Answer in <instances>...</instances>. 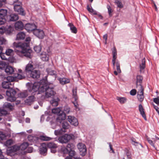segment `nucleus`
<instances>
[{
	"label": "nucleus",
	"instance_id": "nucleus-10",
	"mask_svg": "<svg viewBox=\"0 0 159 159\" xmlns=\"http://www.w3.org/2000/svg\"><path fill=\"white\" fill-rule=\"evenodd\" d=\"M24 28L28 32L30 33L33 32V33L34 30L37 28V26L34 23H28L25 24Z\"/></svg>",
	"mask_w": 159,
	"mask_h": 159
},
{
	"label": "nucleus",
	"instance_id": "nucleus-44",
	"mask_svg": "<svg viewBox=\"0 0 159 159\" xmlns=\"http://www.w3.org/2000/svg\"><path fill=\"white\" fill-rule=\"evenodd\" d=\"M13 51L11 49H7L5 52V55L7 56H10L13 53Z\"/></svg>",
	"mask_w": 159,
	"mask_h": 159
},
{
	"label": "nucleus",
	"instance_id": "nucleus-53",
	"mask_svg": "<svg viewBox=\"0 0 159 159\" xmlns=\"http://www.w3.org/2000/svg\"><path fill=\"white\" fill-rule=\"evenodd\" d=\"M131 140L132 142V144L133 145H134L135 146H136L138 144H140L138 142H137L136 141V139L133 138H131ZM140 145L141 144H140Z\"/></svg>",
	"mask_w": 159,
	"mask_h": 159
},
{
	"label": "nucleus",
	"instance_id": "nucleus-17",
	"mask_svg": "<svg viewBox=\"0 0 159 159\" xmlns=\"http://www.w3.org/2000/svg\"><path fill=\"white\" fill-rule=\"evenodd\" d=\"M68 121L72 125L77 126L78 125L77 120L75 117L71 116H68L67 119Z\"/></svg>",
	"mask_w": 159,
	"mask_h": 159
},
{
	"label": "nucleus",
	"instance_id": "nucleus-14",
	"mask_svg": "<svg viewBox=\"0 0 159 159\" xmlns=\"http://www.w3.org/2000/svg\"><path fill=\"white\" fill-rule=\"evenodd\" d=\"M32 61H30L25 67V72L26 74L28 75H29L31 72L33 71L32 70L34 69L33 65L32 64Z\"/></svg>",
	"mask_w": 159,
	"mask_h": 159
},
{
	"label": "nucleus",
	"instance_id": "nucleus-63",
	"mask_svg": "<svg viewBox=\"0 0 159 159\" xmlns=\"http://www.w3.org/2000/svg\"><path fill=\"white\" fill-rule=\"evenodd\" d=\"M5 31V28L3 26H2L1 27H0V34H2Z\"/></svg>",
	"mask_w": 159,
	"mask_h": 159
},
{
	"label": "nucleus",
	"instance_id": "nucleus-60",
	"mask_svg": "<svg viewBox=\"0 0 159 159\" xmlns=\"http://www.w3.org/2000/svg\"><path fill=\"white\" fill-rule=\"evenodd\" d=\"M136 93L137 91L135 89H133L130 92V95L132 96L135 95L136 94Z\"/></svg>",
	"mask_w": 159,
	"mask_h": 159
},
{
	"label": "nucleus",
	"instance_id": "nucleus-23",
	"mask_svg": "<svg viewBox=\"0 0 159 159\" xmlns=\"http://www.w3.org/2000/svg\"><path fill=\"white\" fill-rule=\"evenodd\" d=\"M7 18L9 19V21H16L19 19L18 15L14 13L11 14L7 17Z\"/></svg>",
	"mask_w": 159,
	"mask_h": 159
},
{
	"label": "nucleus",
	"instance_id": "nucleus-4",
	"mask_svg": "<svg viewBox=\"0 0 159 159\" xmlns=\"http://www.w3.org/2000/svg\"><path fill=\"white\" fill-rule=\"evenodd\" d=\"M70 107L67 105H66L64 107L63 111L61 112L57 118V121L61 123L62 121L65 120L66 118V114H68L70 111Z\"/></svg>",
	"mask_w": 159,
	"mask_h": 159
},
{
	"label": "nucleus",
	"instance_id": "nucleus-3",
	"mask_svg": "<svg viewBox=\"0 0 159 159\" xmlns=\"http://www.w3.org/2000/svg\"><path fill=\"white\" fill-rule=\"evenodd\" d=\"M14 104L8 102H5L3 106V108H0V121L2 119V116L6 115L8 113L6 109L12 110L14 107Z\"/></svg>",
	"mask_w": 159,
	"mask_h": 159
},
{
	"label": "nucleus",
	"instance_id": "nucleus-6",
	"mask_svg": "<svg viewBox=\"0 0 159 159\" xmlns=\"http://www.w3.org/2000/svg\"><path fill=\"white\" fill-rule=\"evenodd\" d=\"M9 89L6 92V95L7 96V99L8 101L14 102L16 100L15 95L16 93V91L12 88Z\"/></svg>",
	"mask_w": 159,
	"mask_h": 159
},
{
	"label": "nucleus",
	"instance_id": "nucleus-21",
	"mask_svg": "<svg viewBox=\"0 0 159 159\" xmlns=\"http://www.w3.org/2000/svg\"><path fill=\"white\" fill-rule=\"evenodd\" d=\"M143 78L142 76L140 75H138L136 76V87H139L140 89L141 88V86L143 87L141 85Z\"/></svg>",
	"mask_w": 159,
	"mask_h": 159
},
{
	"label": "nucleus",
	"instance_id": "nucleus-22",
	"mask_svg": "<svg viewBox=\"0 0 159 159\" xmlns=\"http://www.w3.org/2000/svg\"><path fill=\"white\" fill-rule=\"evenodd\" d=\"M5 71L7 75L15 74L14 68L9 66H6L5 69Z\"/></svg>",
	"mask_w": 159,
	"mask_h": 159
},
{
	"label": "nucleus",
	"instance_id": "nucleus-42",
	"mask_svg": "<svg viewBox=\"0 0 159 159\" xmlns=\"http://www.w3.org/2000/svg\"><path fill=\"white\" fill-rule=\"evenodd\" d=\"M145 67V61L144 60H142V62L140 64V71L141 72L142 70H144Z\"/></svg>",
	"mask_w": 159,
	"mask_h": 159
},
{
	"label": "nucleus",
	"instance_id": "nucleus-51",
	"mask_svg": "<svg viewBox=\"0 0 159 159\" xmlns=\"http://www.w3.org/2000/svg\"><path fill=\"white\" fill-rule=\"evenodd\" d=\"M73 92V97L74 98L75 101L77 99V92L76 89H73L72 90Z\"/></svg>",
	"mask_w": 159,
	"mask_h": 159
},
{
	"label": "nucleus",
	"instance_id": "nucleus-59",
	"mask_svg": "<svg viewBox=\"0 0 159 159\" xmlns=\"http://www.w3.org/2000/svg\"><path fill=\"white\" fill-rule=\"evenodd\" d=\"M6 20L5 18L0 17V25L4 24Z\"/></svg>",
	"mask_w": 159,
	"mask_h": 159
},
{
	"label": "nucleus",
	"instance_id": "nucleus-1",
	"mask_svg": "<svg viewBox=\"0 0 159 159\" xmlns=\"http://www.w3.org/2000/svg\"><path fill=\"white\" fill-rule=\"evenodd\" d=\"M28 89L32 94H40L45 92L46 98L52 97L56 93L54 90V86L52 84H48L44 80H41L39 82H35L33 84L29 83Z\"/></svg>",
	"mask_w": 159,
	"mask_h": 159
},
{
	"label": "nucleus",
	"instance_id": "nucleus-64",
	"mask_svg": "<svg viewBox=\"0 0 159 159\" xmlns=\"http://www.w3.org/2000/svg\"><path fill=\"white\" fill-rule=\"evenodd\" d=\"M11 1L10 2L11 4L14 5L15 3H17V2H19L18 0H11Z\"/></svg>",
	"mask_w": 159,
	"mask_h": 159
},
{
	"label": "nucleus",
	"instance_id": "nucleus-31",
	"mask_svg": "<svg viewBox=\"0 0 159 159\" xmlns=\"http://www.w3.org/2000/svg\"><path fill=\"white\" fill-rule=\"evenodd\" d=\"M28 92L27 90H24L18 94V97L22 98H25L28 95Z\"/></svg>",
	"mask_w": 159,
	"mask_h": 159
},
{
	"label": "nucleus",
	"instance_id": "nucleus-19",
	"mask_svg": "<svg viewBox=\"0 0 159 159\" xmlns=\"http://www.w3.org/2000/svg\"><path fill=\"white\" fill-rule=\"evenodd\" d=\"M30 77L34 79H37L39 78L40 72L39 70H34L29 75Z\"/></svg>",
	"mask_w": 159,
	"mask_h": 159
},
{
	"label": "nucleus",
	"instance_id": "nucleus-56",
	"mask_svg": "<svg viewBox=\"0 0 159 159\" xmlns=\"http://www.w3.org/2000/svg\"><path fill=\"white\" fill-rule=\"evenodd\" d=\"M13 143L12 140L11 139H8L6 142V144L7 146L11 145Z\"/></svg>",
	"mask_w": 159,
	"mask_h": 159
},
{
	"label": "nucleus",
	"instance_id": "nucleus-61",
	"mask_svg": "<svg viewBox=\"0 0 159 159\" xmlns=\"http://www.w3.org/2000/svg\"><path fill=\"white\" fill-rule=\"evenodd\" d=\"M147 140L149 143L151 145L153 148H155L154 143H153V141L150 140L149 138L147 139Z\"/></svg>",
	"mask_w": 159,
	"mask_h": 159
},
{
	"label": "nucleus",
	"instance_id": "nucleus-38",
	"mask_svg": "<svg viewBox=\"0 0 159 159\" xmlns=\"http://www.w3.org/2000/svg\"><path fill=\"white\" fill-rule=\"evenodd\" d=\"M112 59L117 60V52L115 47H114L112 49Z\"/></svg>",
	"mask_w": 159,
	"mask_h": 159
},
{
	"label": "nucleus",
	"instance_id": "nucleus-26",
	"mask_svg": "<svg viewBox=\"0 0 159 159\" xmlns=\"http://www.w3.org/2000/svg\"><path fill=\"white\" fill-rule=\"evenodd\" d=\"M59 101L60 99L58 97H54L50 101V103L53 106H57L58 105V102Z\"/></svg>",
	"mask_w": 159,
	"mask_h": 159
},
{
	"label": "nucleus",
	"instance_id": "nucleus-57",
	"mask_svg": "<svg viewBox=\"0 0 159 159\" xmlns=\"http://www.w3.org/2000/svg\"><path fill=\"white\" fill-rule=\"evenodd\" d=\"M126 155L127 157V159H132L131 153L129 151H127L126 152Z\"/></svg>",
	"mask_w": 159,
	"mask_h": 159
},
{
	"label": "nucleus",
	"instance_id": "nucleus-55",
	"mask_svg": "<svg viewBox=\"0 0 159 159\" xmlns=\"http://www.w3.org/2000/svg\"><path fill=\"white\" fill-rule=\"evenodd\" d=\"M33 149L32 147H29L26 149V150L25 151H24V152H25L29 153H31L33 152Z\"/></svg>",
	"mask_w": 159,
	"mask_h": 159
},
{
	"label": "nucleus",
	"instance_id": "nucleus-32",
	"mask_svg": "<svg viewBox=\"0 0 159 159\" xmlns=\"http://www.w3.org/2000/svg\"><path fill=\"white\" fill-rule=\"evenodd\" d=\"M70 125L67 121H63L61 124V126L63 129V130H64V132H66V129H68L70 127Z\"/></svg>",
	"mask_w": 159,
	"mask_h": 159
},
{
	"label": "nucleus",
	"instance_id": "nucleus-50",
	"mask_svg": "<svg viewBox=\"0 0 159 159\" xmlns=\"http://www.w3.org/2000/svg\"><path fill=\"white\" fill-rule=\"evenodd\" d=\"M6 136L2 132L0 131V142L2 141L5 139Z\"/></svg>",
	"mask_w": 159,
	"mask_h": 159
},
{
	"label": "nucleus",
	"instance_id": "nucleus-39",
	"mask_svg": "<svg viewBox=\"0 0 159 159\" xmlns=\"http://www.w3.org/2000/svg\"><path fill=\"white\" fill-rule=\"evenodd\" d=\"M29 146V144L28 143L24 142L21 144L19 146L20 149L24 150L26 149L28 146Z\"/></svg>",
	"mask_w": 159,
	"mask_h": 159
},
{
	"label": "nucleus",
	"instance_id": "nucleus-16",
	"mask_svg": "<svg viewBox=\"0 0 159 159\" xmlns=\"http://www.w3.org/2000/svg\"><path fill=\"white\" fill-rule=\"evenodd\" d=\"M143 91L144 89L143 87L141 86V88L138 92L137 97L138 100L140 102H142L144 99Z\"/></svg>",
	"mask_w": 159,
	"mask_h": 159
},
{
	"label": "nucleus",
	"instance_id": "nucleus-48",
	"mask_svg": "<svg viewBox=\"0 0 159 159\" xmlns=\"http://www.w3.org/2000/svg\"><path fill=\"white\" fill-rule=\"evenodd\" d=\"M115 3L117 5V7L120 8H121L123 7V5L122 4V2L120 1L119 0H116L115 1Z\"/></svg>",
	"mask_w": 159,
	"mask_h": 159
},
{
	"label": "nucleus",
	"instance_id": "nucleus-52",
	"mask_svg": "<svg viewBox=\"0 0 159 159\" xmlns=\"http://www.w3.org/2000/svg\"><path fill=\"white\" fill-rule=\"evenodd\" d=\"M46 70L48 74L49 75H53L55 74V71L54 70H52L49 68L47 69Z\"/></svg>",
	"mask_w": 159,
	"mask_h": 159
},
{
	"label": "nucleus",
	"instance_id": "nucleus-25",
	"mask_svg": "<svg viewBox=\"0 0 159 159\" xmlns=\"http://www.w3.org/2000/svg\"><path fill=\"white\" fill-rule=\"evenodd\" d=\"M60 84L62 85L69 83L70 82V80L69 79L65 78H60L58 79Z\"/></svg>",
	"mask_w": 159,
	"mask_h": 159
},
{
	"label": "nucleus",
	"instance_id": "nucleus-37",
	"mask_svg": "<svg viewBox=\"0 0 159 159\" xmlns=\"http://www.w3.org/2000/svg\"><path fill=\"white\" fill-rule=\"evenodd\" d=\"M7 11L6 9H0V17L5 18L7 14Z\"/></svg>",
	"mask_w": 159,
	"mask_h": 159
},
{
	"label": "nucleus",
	"instance_id": "nucleus-41",
	"mask_svg": "<svg viewBox=\"0 0 159 159\" xmlns=\"http://www.w3.org/2000/svg\"><path fill=\"white\" fill-rule=\"evenodd\" d=\"M6 64L5 62L3 61H0V69L1 70H4L6 67Z\"/></svg>",
	"mask_w": 159,
	"mask_h": 159
},
{
	"label": "nucleus",
	"instance_id": "nucleus-58",
	"mask_svg": "<svg viewBox=\"0 0 159 159\" xmlns=\"http://www.w3.org/2000/svg\"><path fill=\"white\" fill-rule=\"evenodd\" d=\"M5 54L4 53H2V52L0 54V57L1 58L2 60H7V58L5 56Z\"/></svg>",
	"mask_w": 159,
	"mask_h": 159
},
{
	"label": "nucleus",
	"instance_id": "nucleus-35",
	"mask_svg": "<svg viewBox=\"0 0 159 159\" xmlns=\"http://www.w3.org/2000/svg\"><path fill=\"white\" fill-rule=\"evenodd\" d=\"M61 109L59 107L54 108L52 109V113L57 114L58 115V116L60 113H61Z\"/></svg>",
	"mask_w": 159,
	"mask_h": 159
},
{
	"label": "nucleus",
	"instance_id": "nucleus-15",
	"mask_svg": "<svg viewBox=\"0 0 159 159\" xmlns=\"http://www.w3.org/2000/svg\"><path fill=\"white\" fill-rule=\"evenodd\" d=\"M39 153L40 154L46 155L47 153V149L46 144L45 143H43L39 148Z\"/></svg>",
	"mask_w": 159,
	"mask_h": 159
},
{
	"label": "nucleus",
	"instance_id": "nucleus-28",
	"mask_svg": "<svg viewBox=\"0 0 159 159\" xmlns=\"http://www.w3.org/2000/svg\"><path fill=\"white\" fill-rule=\"evenodd\" d=\"M69 148H67V145L66 147L64 146H61L60 149V152L63 154H68L69 151Z\"/></svg>",
	"mask_w": 159,
	"mask_h": 159
},
{
	"label": "nucleus",
	"instance_id": "nucleus-11",
	"mask_svg": "<svg viewBox=\"0 0 159 159\" xmlns=\"http://www.w3.org/2000/svg\"><path fill=\"white\" fill-rule=\"evenodd\" d=\"M78 148L80 152V154L83 156H84L86 153V146L83 143H79L77 145Z\"/></svg>",
	"mask_w": 159,
	"mask_h": 159
},
{
	"label": "nucleus",
	"instance_id": "nucleus-2",
	"mask_svg": "<svg viewBox=\"0 0 159 159\" xmlns=\"http://www.w3.org/2000/svg\"><path fill=\"white\" fill-rule=\"evenodd\" d=\"M30 41V38L28 37L25 39L26 43H14L15 51L20 56H24L27 58H31L32 57L31 54L32 51L30 49L29 46Z\"/></svg>",
	"mask_w": 159,
	"mask_h": 159
},
{
	"label": "nucleus",
	"instance_id": "nucleus-62",
	"mask_svg": "<svg viewBox=\"0 0 159 159\" xmlns=\"http://www.w3.org/2000/svg\"><path fill=\"white\" fill-rule=\"evenodd\" d=\"M153 102L156 104L159 105V96L157 98H153Z\"/></svg>",
	"mask_w": 159,
	"mask_h": 159
},
{
	"label": "nucleus",
	"instance_id": "nucleus-30",
	"mask_svg": "<svg viewBox=\"0 0 159 159\" xmlns=\"http://www.w3.org/2000/svg\"><path fill=\"white\" fill-rule=\"evenodd\" d=\"M25 33L23 32H20L18 33L16 35V39L17 40H23L25 37Z\"/></svg>",
	"mask_w": 159,
	"mask_h": 159
},
{
	"label": "nucleus",
	"instance_id": "nucleus-12",
	"mask_svg": "<svg viewBox=\"0 0 159 159\" xmlns=\"http://www.w3.org/2000/svg\"><path fill=\"white\" fill-rule=\"evenodd\" d=\"M34 34L40 39H42L44 38V34L42 30L39 29H35L34 30Z\"/></svg>",
	"mask_w": 159,
	"mask_h": 159
},
{
	"label": "nucleus",
	"instance_id": "nucleus-18",
	"mask_svg": "<svg viewBox=\"0 0 159 159\" xmlns=\"http://www.w3.org/2000/svg\"><path fill=\"white\" fill-rule=\"evenodd\" d=\"M29 83H27L28 86V88L29 87V85L28 84ZM28 91L31 93V96H29L28 98L26 99V100L25 101V102L27 103L28 104L30 105L31 104V103L33 102L35 99L36 98V97L34 96V95H37V94H32L30 92L29 90Z\"/></svg>",
	"mask_w": 159,
	"mask_h": 159
},
{
	"label": "nucleus",
	"instance_id": "nucleus-13",
	"mask_svg": "<svg viewBox=\"0 0 159 159\" xmlns=\"http://www.w3.org/2000/svg\"><path fill=\"white\" fill-rule=\"evenodd\" d=\"M18 73L14 74L13 78L17 79L19 80H21L25 78V76L24 72H22V70L20 69L18 70Z\"/></svg>",
	"mask_w": 159,
	"mask_h": 159
},
{
	"label": "nucleus",
	"instance_id": "nucleus-20",
	"mask_svg": "<svg viewBox=\"0 0 159 159\" xmlns=\"http://www.w3.org/2000/svg\"><path fill=\"white\" fill-rule=\"evenodd\" d=\"M14 26L15 29L17 30H22L24 27L23 23L20 21L16 22Z\"/></svg>",
	"mask_w": 159,
	"mask_h": 159
},
{
	"label": "nucleus",
	"instance_id": "nucleus-49",
	"mask_svg": "<svg viewBox=\"0 0 159 159\" xmlns=\"http://www.w3.org/2000/svg\"><path fill=\"white\" fill-rule=\"evenodd\" d=\"M40 139L43 141H49L51 139L50 137H47L45 136H41L40 137Z\"/></svg>",
	"mask_w": 159,
	"mask_h": 159
},
{
	"label": "nucleus",
	"instance_id": "nucleus-27",
	"mask_svg": "<svg viewBox=\"0 0 159 159\" xmlns=\"http://www.w3.org/2000/svg\"><path fill=\"white\" fill-rule=\"evenodd\" d=\"M14 30V28L11 25L7 26L5 29V31L6 34L8 35L11 34Z\"/></svg>",
	"mask_w": 159,
	"mask_h": 159
},
{
	"label": "nucleus",
	"instance_id": "nucleus-46",
	"mask_svg": "<svg viewBox=\"0 0 159 159\" xmlns=\"http://www.w3.org/2000/svg\"><path fill=\"white\" fill-rule=\"evenodd\" d=\"M116 66L117 71L119 73L121 72V70L120 68V63L119 61L117 60L116 61Z\"/></svg>",
	"mask_w": 159,
	"mask_h": 159
},
{
	"label": "nucleus",
	"instance_id": "nucleus-33",
	"mask_svg": "<svg viewBox=\"0 0 159 159\" xmlns=\"http://www.w3.org/2000/svg\"><path fill=\"white\" fill-rule=\"evenodd\" d=\"M68 26L70 27V29L71 32L74 34H76L77 32V30L74 25L71 23H69Z\"/></svg>",
	"mask_w": 159,
	"mask_h": 159
},
{
	"label": "nucleus",
	"instance_id": "nucleus-43",
	"mask_svg": "<svg viewBox=\"0 0 159 159\" xmlns=\"http://www.w3.org/2000/svg\"><path fill=\"white\" fill-rule=\"evenodd\" d=\"M41 47L40 45L36 46L34 47V51L37 53L39 52L41 50Z\"/></svg>",
	"mask_w": 159,
	"mask_h": 159
},
{
	"label": "nucleus",
	"instance_id": "nucleus-40",
	"mask_svg": "<svg viewBox=\"0 0 159 159\" xmlns=\"http://www.w3.org/2000/svg\"><path fill=\"white\" fill-rule=\"evenodd\" d=\"M64 130L63 129H60L56 130L54 131V134L56 135L61 134L64 133Z\"/></svg>",
	"mask_w": 159,
	"mask_h": 159
},
{
	"label": "nucleus",
	"instance_id": "nucleus-29",
	"mask_svg": "<svg viewBox=\"0 0 159 159\" xmlns=\"http://www.w3.org/2000/svg\"><path fill=\"white\" fill-rule=\"evenodd\" d=\"M40 58L43 61H48L49 59V56L46 52H43L41 54Z\"/></svg>",
	"mask_w": 159,
	"mask_h": 159
},
{
	"label": "nucleus",
	"instance_id": "nucleus-24",
	"mask_svg": "<svg viewBox=\"0 0 159 159\" xmlns=\"http://www.w3.org/2000/svg\"><path fill=\"white\" fill-rule=\"evenodd\" d=\"M139 109L141 115L143 117V118L144 120H146L147 119L144 111V109L143 108L142 105L141 104H140L139 105Z\"/></svg>",
	"mask_w": 159,
	"mask_h": 159
},
{
	"label": "nucleus",
	"instance_id": "nucleus-47",
	"mask_svg": "<svg viewBox=\"0 0 159 159\" xmlns=\"http://www.w3.org/2000/svg\"><path fill=\"white\" fill-rule=\"evenodd\" d=\"M117 99L121 104L124 103L126 101V99L124 97H117Z\"/></svg>",
	"mask_w": 159,
	"mask_h": 159
},
{
	"label": "nucleus",
	"instance_id": "nucleus-8",
	"mask_svg": "<svg viewBox=\"0 0 159 159\" xmlns=\"http://www.w3.org/2000/svg\"><path fill=\"white\" fill-rule=\"evenodd\" d=\"M71 136L67 134H65L58 138V142L62 144L66 143L71 139Z\"/></svg>",
	"mask_w": 159,
	"mask_h": 159
},
{
	"label": "nucleus",
	"instance_id": "nucleus-45",
	"mask_svg": "<svg viewBox=\"0 0 159 159\" xmlns=\"http://www.w3.org/2000/svg\"><path fill=\"white\" fill-rule=\"evenodd\" d=\"M107 7L108 9V12L109 16L110 17L112 15V11L111 7L109 5L107 4Z\"/></svg>",
	"mask_w": 159,
	"mask_h": 159
},
{
	"label": "nucleus",
	"instance_id": "nucleus-7",
	"mask_svg": "<svg viewBox=\"0 0 159 159\" xmlns=\"http://www.w3.org/2000/svg\"><path fill=\"white\" fill-rule=\"evenodd\" d=\"M21 5V2H17V3L14 4V9L15 11L18 12L19 14L24 16L25 15V13L22 8Z\"/></svg>",
	"mask_w": 159,
	"mask_h": 159
},
{
	"label": "nucleus",
	"instance_id": "nucleus-54",
	"mask_svg": "<svg viewBox=\"0 0 159 159\" xmlns=\"http://www.w3.org/2000/svg\"><path fill=\"white\" fill-rule=\"evenodd\" d=\"M6 39L3 37H0V45L5 44Z\"/></svg>",
	"mask_w": 159,
	"mask_h": 159
},
{
	"label": "nucleus",
	"instance_id": "nucleus-36",
	"mask_svg": "<svg viewBox=\"0 0 159 159\" xmlns=\"http://www.w3.org/2000/svg\"><path fill=\"white\" fill-rule=\"evenodd\" d=\"M46 146L50 149L57 148V145L53 142H49L46 144Z\"/></svg>",
	"mask_w": 159,
	"mask_h": 159
},
{
	"label": "nucleus",
	"instance_id": "nucleus-34",
	"mask_svg": "<svg viewBox=\"0 0 159 159\" xmlns=\"http://www.w3.org/2000/svg\"><path fill=\"white\" fill-rule=\"evenodd\" d=\"M8 149H9V150L10 151V152H7V153H9L11 152H14L19 150L20 149V147L19 146L15 145L11 147L10 149L9 148Z\"/></svg>",
	"mask_w": 159,
	"mask_h": 159
},
{
	"label": "nucleus",
	"instance_id": "nucleus-9",
	"mask_svg": "<svg viewBox=\"0 0 159 159\" xmlns=\"http://www.w3.org/2000/svg\"><path fill=\"white\" fill-rule=\"evenodd\" d=\"M11 78V76H8L7 77V81H4L2 83V87L5 89H9L11 88H12L13 87V84L11 83V82H12L13 79L10 80Z\"/></svg>",
	"mask_w": 159,
	"mask_h": 159
},
{
	"label": "nucleus",
	"instance_id": "nucleus-5",
	"mask_svg": "<svg viewBox=\"0 0 159 159\" xmlns=\"http://www.w3.org/2000/svg\"><path fill=\"white\" fill-rule=\"evenodd\" d=\"M67 147L69 148V151L68 154L69 156L67 157L65 159H80V157H75V152L73 150L75 146L72 143H69L67 145Z\"/></svg>",
	"mask_w": 159,
	"mask_h": 159
}]
</instances>
